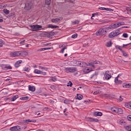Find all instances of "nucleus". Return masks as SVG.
Masks as SVG:
<instances>
[{"instance_id":"338daca9","label":"nucleus","mask_w":131,"mask_h":131,"mask_svg":"<svg viewBox=\"0 0 131 131\" xmlns=\"http://www.w3.org/2000/svg\"><path fill=\"white\" fill-rule=\"evenodd\" d=\"M122 28H129V27H128V26H123V27H122Z\"/></svg>"},{"instance_id":"0eeeda50","label":"nucleus","mask_w":131,"mask_h":131,"mask_svg":"<svg viewBox=\"0 0 131 131\" xmlns=\"http://www.w3.org/2000/svg\"><path fill=\"white\" fill-rule=\"evenodd\" d=\"M122 25H125V23L123 21L116 23L115 24H114L115 29V28H117L119 27V26H122Z\"/></svg>"},{"instance_id":"39448f33","label":"nucleus","mask_w":131,"mask_h":131,"mask_svg":"<svg viewBox=\"0 0 131 131\" xmlns=\"http://www.w3.org/2000/svg\"><path fill=\"white\" fill-rule=\"evenodd\" d=\"M32 6V4L31 3H27L25 4V9L26 10V11H29V10L31 9Z\"/></svg>"},{"instance_id":"f257e3e1","label":"nucleus","mask_w":131,"mask_h":131,"mask_svg":"<svg viewBox=\"0 0 131 131\" xmlns=\"http://www.w3.org/2000/svg\"><path fill=\"white\" fill-rule=\"evenodd\" d=\"M11 57H25L27 56V52L25 51H15L10 53Z\"/></svg>"},{"instance_id":"4d7b16f0","label":"nucleus","mask_w":131,"mask_h":131,"mask_svg":"<svg viewBox=\"0 0 131 131\" xmlns=\"http://www.w3.org/2000/svg\"><path fill=\"white\" fill-rule=\"evenodd\" d=\"M24 71H28L29 70V69L27 67H25L23 69Z\"/></svg>"},{"instance_id":"4468645a","label":"nucleus","mask_w":131,"mask_h":131,"mask_svg":"<svg viewBox=\"0 0 131 131\" xmlns=\"http://www.w3.org/2000/svg\"><path fill=\"white\" fill-rule=\"evenodd\" d=\"M104 29H105V32H107V30H109L110 29H115V28L114 27V25H111L108 27L104 28Z\"/></svg>"},{"instance_id":"a18cd8bd","label":"nucleus","mask_w":131,"mask_h":131,"mask_svg":"<svg viewBox=\"0 0 131 131\" xmlns=\"http://www.w3.org/2000/svg\"><path fill=\"white\" fill-rule=\"evenodd\" d=\"M88 66H90L91 67H93V68H95V64H94L93 63H89Z\"/></svg>"},{"instance_id":"09e8293b","label":"nucleus","mask_w":131,"mask_h":131,"mask_svg":"<svg viewBox=\"0 0 131 131\" xmlns=\"http://www.w3.org/2000/svg\"><path fill=\"white\" fill-rule=\"evenodd\" d=\"M77 37V33H75L72 35V38H76Z\"/></svg>"},{"instance_id":"c03bdc74","label":"nucleus","mask_w":131,"mask_h":131,"mask_svg":"<svg viewBox=\"0 0 131 131\" xmlns=\"http://www.w3.org/2000/svg\"><path fill=\"white\" fill-rule=\"evenodd\" d=\"M39 68H40L41 69V70L45 69V70H49V68H47V67H39Z\"/></svg>"},{"instance_id":"423d86ee","label":"nucleus","mask_w":131,"mask_h":131,"mask_svg":"<svg viewBox=\"0 0 131 131\" xmlns=\"http://www.w3.org/2000/svg\"><path fill=\"white\" fill-rule=\"evenodd\" d=\"M34 73H35V74H41L42 75H47V73L43 72L42 71L37 69H35L34 70Z\"/></svg>"},{"instance_id":"13d9d810","label":"nucleus","mask_w":131,"mask_h":131,"mask_svg":"<svg viewBox=\"0 0 131 131\" xmlns=\"http://www.w3.org/2000/svg\"><path fill=\"white\" fill-rule=\"evenodd\" d=\"M25 41H26V40H23V41H21L19 42V44H20V45H23L24 43H25Z\"/></svg>"},{"instance_id":"72a5a7b5","label":"nucleus","mask_w":131,"mask_h":131,"mask_svg":"<svg viewBox=\"0 0 131 131\" xmlns=\"http://www.w3.org/2000/svg\"><path fill=\"white\" fill-rule=\"evenodd\" d=\"M91 70H90V69H85L83 70V72H84V73H90V72H91Z\"/></svg>"},{"instance_id":"e2e57ef3","label":"nucleus","mask_w":131,"mask_h":131,"mask_svg":"<svg viewBox=\"0 0 131 131\" xmlns=\"http://www.w3.org/2000/svg\"><path fill=\"white\" fill-rule=\"evenodd\" d=\"M130 44H131V43H128V44H125V45L123 44V48H124L125 47H127V46H129V45H130Z\"/></svg>"},{"instance_id":"bb28decb","label":"nucleus","mask_w":131,"mask_h":131,"mask_svg":"<svg viewBox=\"0 0 131 131\" xmlns=\"http://www.w3.org/2000/svg\"><path fill=\"white\" fill-rule=\"evenodd\" d=\"M105 79L109 80V79L112 77L111 75H109V74H105L104 75Z\"/></svg>"},{"instance_id":"8fccbe9b","label":"nucleus","mask_w":131,"mask_h":131,"mask_svg":"<svg viewBox=\"0 0 131 131\" xmlns=\"http://www.w3.org/2000/svg\"><path fill=\"white\" fill-rule=\"evenodd\" d=\"M15 127L16 128V131L21 130V127H20V126H15Z\"/></svg>"},{"instance_id":"a19ab883","label":"nucleus","mask_w":131,"mask_h":131,"mask_svg":"<svg viewBox=\"0 0 131 131\" xmlns=\"http://www.w3.org/2000/svg\"><path fill=\"white\" fill-rule=\"evenodd\" d=\"M46 4L48 6H50L51 5V0H46Z\"/></svg>"},{"instance_id":"4be33fe9","label":"nucleus","mask_w":131,"mask_h":131,"mask_svg":"<svg viewBox=\"0 0 131 131\" xmlns=\"http://www.w3.org/2000/svg\"><path fill=\"white\" fill-rule=\"evenodd\" d=\"M125 106L126 108H128L129 109H131V101L129 103H125Z\"/></svg>"},{"instance_id":"49530a36","label":"nucleus","mask_w":131,"mask_h":131,"mask_svg":"<svg viewBox=\"0 0 131 131\" xmlns=\"http://www.w3.org/2000/svg\"><path fill=\"white\" fill-rule=\"evenodd\" d=\"M115 48L116 49H118V50H119L121 52L122 51V49H121V47L118 45L116 46Z\"/></svg>"},{"instance_id":"aec40b11","label":"nucleus","mask_w":131,"mask_h":131,"mask_svg":"<svg viewBox=\"0 0 131 131\" xmlns=\"http://www.w3.org/2000/svg\"><path fill=\"white\" fill-rule=\"evenodd\" d=\"M18 98H19L18 95H15L11 98V101H12V102H14V101H16V100H17Z\"/></svg>"},{"instance_id":"e433bc0d","label":"nucleus","mask_w":131,"mask_h":131,"mask_svg":"<svg viewBox=\"0 0 131 131\" xmlns=\"http://www.w3.org/2000/svg\"><path fill=\"white\" fill-rule=\"evenodd\" d=\"M97 75H98V73H97V72H95V73H94L93 74L91 75V78L93 79L94 78V77H95V76H97Z\"/></svg>"},{"instance_id":"6ab92c4d","label":"nucleus","mask_w":131,"mask_h":131,"mask_svg":"<svg viewBox=\"0 0 131 131\" xmlns=\"http://www.w3.org/2000/svg\"><path fill=\"white\" fill-rule=\"evenodd\" d=\"M77 100H82V98H83V96L80 94H77V96L76 97Z\"/></svg>"},{"instance_id":"393cba45","label":"nucleus","mask_w":131,"mask_h":131,"mask_svg":"<svg viewBox=\"0 0 131 131\" xmlns=\"http://www.w3.org/2000/svg\"><path fill=\"white\" fill-rule=\"evenodd\" d=\"M118 108V107H114L111 108V110H112V112H113L114 113H117V109Z\"/></svg>"},{"instance_id":"37998d69","label":"nucleus","mask_w":131,"mask_h":131,"mask_svg":"<svg viewBox=\"0 0 131 131\" xmlns=\"http://www.w3.org/2000/svg\"><path fill=\"white\" fill-rule=\"evenodd\" d=\"M122 36H123V37H125V38L128 37V34H127V33H124L122 35Z\"/></svg>"},{"instance_id":"9d476101","label":"nucleus","mask_w":131,"mask_h":131,"mask_svg":"<svg viewBox=\"0 0 131 131\" xmlns=\"http://www.w3.org/2000/svg\"><path fill=\"white\" fill-rule=\"evenodd\" d=\"M67 69L69 72H71L72 73L76 72V71L77 70V69L76 68H68Z\"/></svg>"},{"instance_id":"dca6fc26","label":"nucleus","mask_w":131,"mask_h":131,"mask_svg":"<svg viewBox=\"0 0 131 131\" xmlns=\"http://www.w3.org/2000/svg\"><path fill=\"white\" fill-rule=\"evenodd\" d=\"M28 88L29 90L31 92H35V86L29 85L28 86Z\"/></svg>"},{"instance_id":"0e129e2a","label":"nucleus","mask_w":131,"mask_h":131,"mask_svg":"<svg viewBox=\"0 0 131 131\" xmlns=\"http://www.w3.org/2000/svg\"><path fill=\"white\" fill-rule=\"evenodd\" d=\"M49 110V107H44L43 108V111H48Z\"/></svg>"},{"instance_id":"f03ea898","label":"nucleus","mask_w":131,"mask_h":131,"mask_svg":"<svg viewBox=\"0 0 131 131\" xmlns=\"http://www.w3.org/2000/svg\"><path fill=\"white\" fill-rule=\"evenodd\" d=\"M119 34H120V31L117 30L111 32L108 34V37L110 38H113V37H115V36H117V35H119Z\"/></svg>"},{"instance_id":"473e14b6","label":"nucleus","mask_w":131,"mask_h":131,"mask_svg":"<svg viewBox=\"0 0 131 131\" xmlns=\"http://www.w3.org/2000/svg\"><path fill=\"white\" fill-rule=\"evenodd\" d=\"M28 99H29V97L28 96L20 98V100H22L23 101H25V100H28Z\"/></svg>"},{"instance_id":"f8f14e48","label":"nucleus","mask_w":131,"mask_h":131,"mask_svg":"<svg viewBox=\"0 0 131 131\" xmlns=\"http://www.w3.org/2000/svg\"><path fill=\"white\" fill-rule=\"evenodd\" d=\"M93 115L95 117H97V116H102L103 115V113L101 112H94L93 113Z\"/></svg>"},{"instance_id":"864d4df0","label":"nucleus","mask_w":131,"mask_h":131,"mask_svg":"<svg viewBox=\"0 0 131 131\" xmlns=\"http://www.w3.org/2000/svg\"><path fill=\"white\" fill-rule=\"evenodd\" d=\"M127 119L129 121H131V115H129L127 117Z\"/></svg>"},{"instance_id":"5701e85b","label":"nucleus","mask_w":131,"mask_h":131,"mask_svg":"<svg viewBox=\"0 0 131 131\" xmlns=\"http://www.w3.org/2000/svg\"><path fill=\"white\" fill-rule=\"evenodd\" d=\"M117 113H118V114H123V110L122 108H118L117 111Z\"/></svg>"},{"instance_id":"9b49d317","label":"nucleus","mask_w":131,"mask_h":131,"mask_svg":"<svg viewBox=\"0 0 131 131\" xmlns=\"http://www.w3.org/2000/svg\"><path fill=\"white\" fill-rule=\"evenodd\" d=\"M73 65L74 66H80V64L81 63V61H72Z\"/></svg>"},{"instance_id":"58836bf2","label":"nucleus","mask_w":131,"mask_h":131,"mask_svg":"<svg viewBox=\"0 0 131 131\" xmlns=\"http://www.w3.org/2000/svg\"><path fill=\"white\" fill-rule=\"evenodd\" d=\"M105 11H107L108 12H113L114 10L111 8H105Z\"/></svg>"},{"instance_id":"20e7f679","label":"nucleus","mask_w":131,"mask_h":131,"mask_svg":"<svg viewBox=\"0 0 131 131\" xmlns=\"http://www.w3.org/2000/svg\"><path fill=\"white\" fill-rule=\"evenodd\" d=\"M96 34L97 35V36H100V35H104L106 34V29H100L96 32Z\"/></svg>"},{"instance_id":"412c9836","label":"nucleus","mask_w":131,"mask_h":131,"mask_svg":"<svg viewBox=\"0 0 131 131\" xmlns=\"http://www.w3.org/2000/svg\"><path fill=\"white\" fill-rule=\"evenodd\" d=\"M59 48H62V49L61 50V53H62V54H63V53H64V51L67 49V47H64V46L63 45H59Z\"/></svg>"},{"instance_id":"f3484780","label":"nucleus","mask_w":131,"mask_h":131,"mask_svg":"<svg viewBox=\"0 0 131 131\" xmlns=\"http://www.w3.org/2000/svg\"><path fill=\"white\" fill-rule=\"evenodd\" d=\"M89 119H90V121H91V122H93L94 121L95 122H99V119H95V118H91V117H89Z\"/></svg>"},{"instance_id":"6e6d98bb","label":"nucleus","mask_w":131,"mask_h":131,"mask_svg":"<svg viewBox=\"0 0 131 131\" xmlns=\"http://www.w3.org/2000/svg\"><path fill=\"white\" fill-rule=\"evenodd\" d=\"M99 15L98 13H95L92 14V17H95V16H98Z\"/></svg>"},{"instance_id":"2eb2a0df","label":"nucleus","mask_w":131,"mask_h":131,"mask_svg":"<svg viewBox=\"0 0 131 131\" xmlns=\"http://www.w3.org/2000/svg\"><path fill=\"white\" fill-rule=\"evenodd\" d=\"M24 122H25V123H29V122L35 123V122H36V120H31V119H27V120H24Z\"/></svg>"},{"instance_id":"603ef678","label":"nucleus","mask_w":131,"mask_h":131,"mask_svg":"<svg viewBox=\"0 0 131 131\" xmlns=\"http://www.w3.org/2000/svg\"><path fill=\"white\" fill-rule=\"evenodd\" d=\"M123 100V98H122V97H121V96H120L119 97V98L118 99V101L119 102H121Z\"/></svg>"},{"instance_id":"052dcab7","label":"nucleus","mask_w":131,"mask_h":131,"mask_svg":"<svg viewBox=\"0 0 131 131\" xmlns=\"http://www.w3.org/2000/svg\"><path fill=\"white\" fill-rule=\"evenodd\" d=\"M73 24L75 25V24H78L79 23V21L78 20H75L74 21L73 23Z\"/></svg>"},{"instance_id":"c85d7f7f","label":"nucleus","mask_w":131,"mask_h":131,"mask_svg":"<svg viewBox=\"0 0 131 131\" xmlns=\"http://www.w3.org/2000/svg\"><path fill=\"white\" fill-rule=\"evenodd\" d=\"M121 52L124 57H128V55L127 54V53H126V52H125V51L122 50Z\"/></svg>"},{"instance_id":"2f4dec72","label":"nucleus","mask_w":131,"mask_h":131,"mask_svg":"<svg viewBox=\"0 0 131 131\" xmlns=\"http://www.w3.org/2000/svg\"><path fill=\"white\" fill-rule=\"evenodd\" d=\"M3 12L6 15H9V14H10V10H8L7 9H4Z\"/></svg>"},{"instance_id":"1a4fd4ad","label":"nucleus","mask_w":131,"mask_h":131,"mask_svg":"<svg viewBox=\"0 0 131 131\" xmlns=\"http://www.w3.org/2000/svg\"><path fill=\"white\" fill-rule=\"evenodd\" d=\"M2 69H5V70H8V69H12V67L9 64H3Z\"/></svg>"},{"instance_id":"3c124183","label":"nucleus","mask_w":131,"mask_h":131,"mask_svg":"<svg viewBox=\"0 0 131 131\" xmlns=\"http://www.w3.org/2000/svg\"><path fill=\"white\" fill-rule=\"evenodd\" d=\"M119 80H118V77H116L115 79V83H118V81Z\"/></svg>"},{"instance_id":"ea45409f","label":"nucleus","mask_w":131,"mask_h":131,"mask_svg":"<svg viewBox=\"0 0 131 131\" xmlns=\"http://www.w3.org/2000/svg\"><path fill=\"white\" fill-rule=\"evenodd\" d=\"M119 124H120L121 125H122L123 124H124L125 122H124V121L123 120H120L118 122Z\"/></svg>"},{"instance_id":"de8ad7c7","label":"nucleus","mask_w":131,"mask_h":131,"mask_svg":"<svg viewBox=\"0 0 131 131\" xmlns=\"http://www.w3.org/2000/svg\"><path fill=\"white\" fill-rule=\"evenodd\" d=\"M125 88H131V83H128V84H125Z\"/></svg>"},{"instance_id":"774afa93","label":"nucleus","mask_w":131,"mask_h":131,"mask_svg":"<svg viewBox=\"0 0 131 131\" xmlns=\"http://www.w3.org/2000/svg\"><path fill=\"white\" fill-rule=\"evenodd\" d=\"M70 3H71V4H73V3H74V0H70Z\"/></svg>"},{"instance_id":"5fc2aeb1","label":"nucleus","mask_w":131,"mask_h":131,"mask_svg":"<svg viewBox=\"0 0 131 131\" xmlns=\"http://www.w3.org/2000/svg\"><path fill=\"white\" fill-rule=\"evenodd\" d=\"M3 47V40L0 39V48H2Z\"/></svg>"},{"instance_id":"b1692460","label":"nucleus","mask_w":131,"mask_h":131,"mask_svg":"<svg viewBox=\"0 0 131 131\" xmlns=\"http://www.w3.org/2000/svg\"><path fill=\"white\" fill-rule=\"evenodd\" d=\"M105 46L107 48H110V47H111V46H112V42L111 41H109L107 42Z\"/></svg>"},{"instance_id":"a878e982","label":"nucleus","mask_w":131,"mask_h":131,"mask_svg":"<svg viewBox=\"0 0 131 131\" xmlns=\"http://www.w3.org/2000/svg\"><path fill=\"white\" fill-rule=\"evenodd\" d=\"M91 63L93 64H101V62L98 60H92Z\"/></svg>"},{"instance_id":"ddd939ff","label":"nucleus","mask_w":131,"mask_h":131,"mask_svg":"<svg viewBox=\"0 0 131 131\" xmlns=\"http://www.w3.org/2000/svg\"><path fill=\"white\" fill-rule=\"evenodd\" d=\"M22 62V60L17 61L14 64V67H15V68H18V67H20V64H21Z\"/></svg>"},{"instance_id":"bf43d9fd","label":"nucleus","mask_w":131,"mask_h":131,"mask_svg":"<svg viewBox=\"0 0 131 131\" xmlns=\"http://www.w3.org/2000/svg\"><path fill=\"white\" fill-rule=\"evenodd\" d=\"M99 9L101 10L102 11H105V7H99Z\"/></svg>"},{"instance_id":"f704fd0d","label":"nucleus","mask_w":131,"mask_h":131,"mask_svg":"<svg viewBox=\"0 0 131 131\" xmlns=\"http://www.w3.org/2000/svg\"><path fill=\"white\" fill-rule=\"evenodd\" d=\"M64 104H70V103H71V101L68 99H65L64 100Z\"/></svg>"},{"instance_id":"79ce46f5","label":"nucleus","mask_w":131,"mask_h":131,"mask_svg":"<svg viewBox=\"0 0 131 131\" xmlns=\"http://www.w3.org/2000/svg\"><path fill=\"white\" fill-rule=\"evenodd\" d=\"M72 85H73V83H72V82H71V81H70L68 83L67 86H71V87H72Z\"/></svg>"},{"instance_id":"4c0bfd02","label":"nucleus","mask_w":131,"mask_h":131,"mask_svg":"<svg viewBox=\"0 0 131 131\" xmlns=\"http://www.w3.org/2000/svg\"><path fill=\"white\" fill-rule=\"evenodd\" d=\"M10 130H11V131H17V129L16 128V126L10 127Z\"/></svg>"},{"instance_id":"cd10ccee","label":"nucleus","mask_w":131,"mask_h":131,"mask_svg":"<svg viewBox=\"0 0 131 131\" xmlns=\"http://www.w3.org/2000/svg\"><path fill=\"white\" fill-rule=\"evenodd\" d=\"M51 48L48 47V48H41L39 49V52H42V51H46L47 50H51Z\"/></svg>"},{"instance_id":"680f3d73","label":"nucleus","mask_w":131,"mask_h":131,"mask_svg":"<svg viewBox=\"0 0 131 131\" xmlns=\"http://www.w3.org/2000/svg\"><path fill=\"white\" fill-rule=\"evenodd\" d=\"M116 84H121L122 83V81L121 80L118 81V83H116Z\"/></svg>"},{"instance_id":"c756f323","label":"nucleus","mask_w":131,"mask_h":131,"mask_svg":"<svg viewBox=\"0 0 131 131\" xmlns=\"http://www.w3.org/2000/svg\"><path fill=\"white\" fill-rule=\"evenodd\" d=\"M86 65H88V64H86V63H85L84 62H81V63L80 64V67H85V66H86Z\"/></svg>"},{"instance_id":"7ed1b4c3","label":"nucleus","mask_w":131,"mask_h":131,"mask_svg":"<svg viewBox=\"0 0 131 131\" xmlns=\"http://www.w3.org/2000/svg\"><path fill=\"white\" fill-rule=\"evenodd\" d=\"M30 27L32 29V31H37V30H39V29H41V28H42V26L38 25H32L30 26Z\"/></svg>"},{"instance_id":"6e6552de","label":"nucleus","mask_w":131,"mask_h":131,"mask_svg":"<svg viewBox=\"0 0 131 131\" xmlns=\"http://www.w3.org/2000/svg\"><path fill=\"white\" fill-rule=\"evenodd\" d=\"M62 20H63V17H60L59 18L52 19L51 21H52V22H53V23H58V22H60V21H61Z\"/></svg>"},{"instance_id":"a211bd4d","label":"nucleus","mask_w":131,"mask_h":131,"mask_svg":"<svg viewBox=\"0 0 131 131\" xmlns=\"http://www.w3.org/2000/svg\"><path fill=\"white\" fill-rule=\"evenodd\" d=\"M48 28H52V29H55V28H59V26H54L53 25H49Z\"/></svg>"},{"instance_id":"69168bd1","label":"nucleus","mask_w":131,"mask_h":131,"mask_svg":"<svg viewBox=\"0 0 131 131\" xmlns=\"http://www.w3.org/2000/svg\"><path fill=\"white\" fill-rule=\"evenodd\" d=\"M98 94H99V91H96L94 92L93 95H98Z\"/></svg>"},{"instance_id":"c9c22d12","label":"nucleus","mask_w":131,"mask_h":131,"mask_svg":"<svg viewBox=\"0 0 131 131\" xmlns=\"http://www.w3.org/2000/svg\"><path fill=\"white\" fill-rule=\"evenodd\" d=\"M50 80L55 82V81H57V77H56V76L52 77Z\"/></svg>"},{"instance_id":"7c9ffc66","label":"nucleus","mask_w":131,"mask_h":131,"mask_svg":"<svg viewBox=\"0 0 131 131\" xmlns=\"http://www.w3.org/2000/svg\"><path fill=\"white\" fill-rule=\"evenodd\" d=\"M125 128L126 129V130L131 131V125L125 126Z\"/></svg>"}]
</instances>
